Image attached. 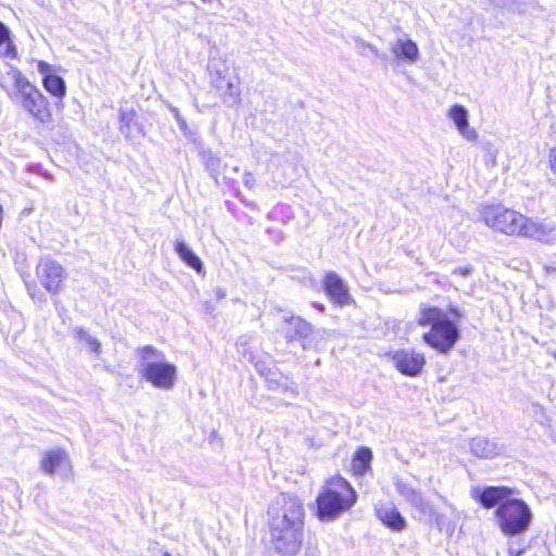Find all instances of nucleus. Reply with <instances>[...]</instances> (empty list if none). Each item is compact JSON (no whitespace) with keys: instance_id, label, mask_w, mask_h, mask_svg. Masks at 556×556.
<instances>
[{"instance_id":"nucleus-1","label":"nucleus","mask_w":556,"mask_h":556,"mask_svg":"<svg viewBox=\"0 0 556 556\" xmlns=\"http://www.w3.org/2000/svg\"><path fill=\"white\" fill-rule=\"evenodd\" d=\"M357 494L342 477H332L323 485L317 496V516L323 521H330L350 509L356 502Z\"/></svg>"},{"instance_id":"nucleus-2","label":"nucleus","mask_w":556,"mask_h":556,"mask_svg":"<svg viewBox=\"0 0 556 556\" xmlns=\"http://www.w3.org/2000/svg\"><path fill=\"white\" fill-rule=\"evenodd\" d=\"M420 326H431V330L424 334V340L441 353L451 351L459 337V332L446 313L437 307H426L421 311L418 320Z\"/></svg>"},{"instance_id":"nucleus-3","label":"nucleus","mask_w":556,"mask_h":556,"mask_svg":"<svg viewBox=\"0 0 556 556\" xmlns=\"http://www.w3.org/2000/svg\"><path fill=\"white\" fill-rule=\"evenodd\" d=\"M138 353L141 359L140 376L155 388L172 389L176 381V366L166 363L164 354L151 345L139 349Z\"/></svg>"},{"instance_id":"nucleus-4","label":"nucleus","mask_w":556,"mask_h":556,"mask_svg":"<svg viewBox=\"0 0 556 556\" xmlns=\"http://www.w3.org/2000/svg\"><path fill=\"white\" fill-rule=\"evenodd\" d=\"M8 74L14 81L23 109L36 121L42 124L49 123L52 119V113L41 91L31 85L20 70L11 67Z\"/></svg>"},{"instance_id":"nucleus-5","label":"nucleus","mask_w":556,"mask_h":556,"mask_svg":"<svg viewBox=\"0 0 556 556\" xmlns=\"http://www.w3.org/2000/svg\"><path fill=\"white\" fill-rule=\"evenodd\" d=\"M211 84L224 104L236 106L241 102V80L236 67L226 61H215L210 65Z\"/></svg>"},{"instance_id":"nucleus-6","label":"nucleus","mask_w":556,"mask_h":556,"mask_svg":"<svg viewBox=\"0 0 556 556\" xmlns=\"http://www.w3.org/2000/svg\"><path fill=\"white\" fill-rule=\"evenodd\" d=\"M495 515L501 530L508 535L526 532L532 520L529 506L523 501L514 497L497 507Z\"/></svg>"},{"instance_id":"nucleus-7","label":"nucleus","mask_w":556,"mask_h":556,"mask_svg":"<svg viewBox=\"0 0 556 556\" xmlns=\"http://www.w3.org/2000/svg\"><path fill=\"white\" fill-rule=\"evenodd\" d=\"M484 224L495 231L521 237L527 216L500 205L485 206L481 210Z\"/></svg>"},{"instance_id":"nucleus-8","label":"nucleus","mask_w":556,"mask_h":556,"mask_svg":"<svg viewBox=\"0 0 556 556\" xmlns=\"http://www.w3.org/2000/svg\"><path fill=\"white\" fill-rule=\"evenodd\" d=\"M269 526L304 527L303 503L293 495L280 494L269 508Z\"/></svg>"},{"instance_id":"nucleus-9","label":"nucleus","mask_w":556,"mask_h":556,"mask_svg":"<svg viewBox=\"0 0 556 556\" xmlns=\"http://www.w3.org/2000/svg\"><path fill=\"white\" fill-rule=\"evenodd\" d=\"M273 548L280 556H296L303 544L304 527L269 526Z\"/></svg>"},{"instance_id":"nucleus-10","label":"nucleus","mask_w":556,"mask_h":556,"mask_svg":"<svg viewBox=\"0 0 556 556\" xmlns=\"http://www.w3.org/2000/svg\"><path fill=\"white\" fill-rule=\"evenodd\" d=\"M40 285L51 294L59 293L66 278L65 269L51 258H41L36 268Z\"/></svg>"},{"instance_id":"nucleus-11","label":"nucleus","mask_w":556,"mask_h":556,"mask_svg":"<svg viewBox=\"0 0 556 556\" xmlns=\"http://www.w3.org/2000/svg\"><path fill=\"white\" fill-rule=\"evenodd\" d=\"M394 367L403 375L417 376L425 365V356L412 350H397L389 353Z\"/></svg>"},{"instance_id":"nucleus-12","label":"nucleus","mask_w":556,"mask_h":556,"mask_svg":"<svg viewBox=\"0 0 556 556\" xmlns=\"http://www.w3.org/2000/svg\"><path fill=\"white\" fill-rule=\"evenodd\" d=\"M41 469L48 475L58 473L63 479H68L72 476L68 455L61 450L46 452L41 459Z\"/></svg>"},{"instance_id":"nucleus-13","label":"nucleus","mask_w":556,"mask_h":556,"mask_svg":"<svg viewBox=\"0 0 556 556\" xmlns=\"http://www.w3.org/2000/svg\"><path fill=\"white\" fill-rule=\"evenodd\" d=\"M521 237L540 242H554L556 241V225L551 222L527 217Z\"/></svg>"},{"instance_id":"nucleus-14","label":"nucleus","mask_w":556,"mask_h":556,"mask_svg":"<svg viewBox=\"0 0 556 556\" xmlns=\"http://www.w3.org/2000/svg\"><path fill=\"white\" fill-rule=\"evenodd\" d=\"M447 117L455 125L458 134L466 140L476 142L478 140L477 131L469 125V112L460 105L454 104L447 111Z\"/></svg>"},{"instance_id":"nucleus-15","label":"nucleus","mask_w":556,"mask_h":556,"mask_svg":"<svg viewBox=\"0 0 556 556\" xmlns=\"http://www.w3.org/2000/svg\"><path fill=\"white\" fill-rule=\"evenodd\" d=\"M393 56L401 62L415 64L420 58V51L417 43L407 35L399 37L391 46Z\"/></svg>"},{"instance_id":"nucleus-16","label":"nucleus","mask_w":556,"mask_h":556,"mask_svg":"<svg viewBox=\"0 0 556 556\" xmlns=\"http://www.w3.org/2000/svg\"><path fill=\"white\" fill-rule=\"evenodd\" d=\"M327 295L337 305L343 306L350 303L351 296L348 287L336 273H328L324 279Z\"/></svg>"},{"instance_id":"nucleus-17","label":"nucleus","mask_w":556,"mask_h":556,"mask_svg":"<svg viewBox=\"0 0 556 556\" xmlns=\"http://www.w3.org/2000/svg\"><path fill=\"white\" fill-rule=\"evenodd\" d=\"M470 451L480 458H493L503 452L502 445L484 437H476L470 441Z\"/></svg>"},{"instance_id":"nucleus-18","label":"nucleus","mask_w":556,"mask_h":556,"mask_svg":"<svg viewBox=\"0 0 556 556\" xmlns=\"http://www.w3.org/2000/svg\"><path fill=\"white\" fill-rule=\"evenodd\" d=\"M514 491L506 486H488L480 494V502L485 508L498 507L506 501H510Z\"/></svg>"},{"instance_id":"nucleus-19","label":"nucleus","mask_w":556,"mask_h":556,"mask_svg":"<svg viewBox=\"0 0 556 556\" xmlns=\"http://www.w3.org/2000/svg\"><path fill=\"white\" fill-rule=\"evenodd\" d=\"M286 327L283 329L286 338L291 341L295 339H306L313 332V327L309 323L301 317H290L285 320Z\"/></svg>"},{"instance_id":"nucleus-20","label":"nucleus","mask_w":556,"mask_h":556,"mask_svg":"<svg viewBox=\"0 0 556 556\" xmlns=\"http://www.w3.org/2000/svg\"><path fill=\"white\" fill-rule=\"evenodd\" d=\"M377 516L383 525L393 531H402L406 526L405 519L392 504L378 506Z\"/></svg>"},{"instance_id":"nucleus-21","label":"nucleus","mask_w":556,"mask_h":556,"mask_svg":"<svg viewBox=\"0 0 556 556\" xmlns=\"http://www.w3.org/2000/svg\"><path fill=\"white\" fill-rule=\"evenodd\" d=\"M175 251L189 267L193 268L198 274L203 271V263L200 257L193 253V251L185 244L184 241H177Z\"/></svg>"},{"instance_id":"nucleus-22","label":"nucleus","mask_w":556,"mask_h":556,"mask_svg":"<svg viewBox=\"0 0 556 556\" xmlns=\"http://www.w3.org/2000/svg\"><path fill=\"white\" fill-rule=\"evenodd\" d=\"M74 338L78 341L84 343L91 353L99 356L101 354V343L100 341L94 338L91 333H89L86 329L83 327H75L73 329Z\"/></svg>"},{"instance_id":"nucleus-23","label":"nucleus","mask_w":556,"mask_h":556,"mask_svg":"<svg viewBox=\"0 0 556 556\" xmlns=\"http://www.w3.org/2000/svg\"><path fill=\"white\" fill-rule=\"evenodd\" d=\"M396 490L397 492L407 501L409 502L414 507H417L419 509L425 508V502L422 500L421 494L412 488L409 484L396 481Z\"/></svg>"},{"instance_id":"nucleus-24","label":"nucleus","mask_w":556,"mask_h":556,"mask_svg":"<svg viewBox=\"0 0 556 556\" xmlns=\"http://www.w3.org/2000/svg\"><path fill=\"white\" fill-rule=\"evenodd\" d=\"M42 84L45 89L56 98H63L66 93L65 81L58 75L43 77Z\"/></svg>"},{"instance_id":"nucleus-25","label":"nucleus","mask_w":556,"mask_h":556,"mask_svg":"<svg viewBox=\"0 0 556 556\" xmlns=\"http://www.w3.org/2000/svg\"><path fill=\"white\" fill-rule=\"evenodd\" d=\"M372 453L369 448H359L352 462V468L354 473L363 475L369 468Z\"/></svg>"},{"instance_id":"nucleus-26","label":"nucleus","mask_w":556,"mask_h":556,"mask_svg":"<svg viewBox=\"0 0 556 556\" xmlns=\"http://www.w3.org/2000/svg\"><path fill=\"white\" fill-rule=\"evenodd\" d=\"M0 54L10 59L16 56V49L10 39L9 29L0 22Z\"/></svg>"},{"instance_id":"nucleus-27","label":"nucleus","mask_w":556,"mask_h":556,"mask_svg":"<svg viewBox=\"0 0 556 556\" xmlns=\"http://www.w3.org/2000/svg\"><path fill=\"white\" fill-rule=\"evenodd\" d=\"M202 159L205 165V168L210 172L211 176L217 177L219 174L220 160L216 155H214L211 151H204L202 153Z\"/></svg>"},{"instance_id":"nucleus-28","label":"nucleus","mask_w":556,"mask_h":556,"mask_svg":"<svg viewBox=\"0 0 556 556\" xmlns=\"http://www.w3.org/2000/svg\"><path fill=\"white\" fill-rule=\"evenodd\" d=\"M494 5L498 8L509 9L514 11H522L518 0H490Z\"/></svg>"},{"instance_id":"nucleus-29","label":"nucleus","mask_w":556,"mask_h":556,"mask_svg":"<svg viewBox=\"0 0 556 556\" xmlns=\"http://www.w3.org/2000/svg\"><path fill=\"white\" fill-rule=\"evenodd\" d=\"M36 62V67H37V71L43 75V77H48V76H52L54 75L52 73V66L45 62V61H35Z\"/></svg>"},{"instance_id":"nucleus-30","label":"nucleus","mask_w":556,"mask_h":556,"mask_svg":"<svg viewBox=\"0 0 556 556\" xmlns=\"http://www.w3.org/2000/svg\"><path fill=\"white\" fill-rule=\"evenodd\" d=\"M548 165H549L551 172L556 177V147L552 148L548 151Z\"/></svg>"},{"instance_id":"nucleus-31","label":"nucleus","mask_w":556,"mask_h":556,"mask_svg":"<svg viewBox=\"0 0 556 556\" xmlns=\"http://www.w3.org/2000/svg\"><path fill=\"white\" fill-rule=\"evenodd\" d=\"M173 112H174V116H175L180 129L185 130L187 128L186 121L180 116V113L177 109H174Z\"/></svg>"},{"instance_id":"nucleus-32","label":"nucleus","mask_w":556,"mask_h":556,"mask_svg":"<svg viewBox=\"0 0 556 556\" xmlns=\"http://www.w3.org/2000/svg\"><path fill=\"white\" fill-rule=\"evenodd\" d=\"M471 270H472L471 267H459V268H455L453 270V273L466 277L471 274Z\"/></svg>"},{"instance_id":"nucleus-33","label":"nucleus","mask_w":556,"mask_h":556,"mask_svg":"<svg viewBox=\"0 0 556 556\" xmlns=\"http://www.w3.org/2000/svg\"><path fill=\"white\" fill-rule=\"evenodd\" d=\"M364 49L368 50L376 58L380 56L379 50L370 43H364Z\"/></svg>"},{"instance_id":"nucleus-34","label":"nucleus","mask_w":556,"mask_h":556,"mask_svg":"<svg viewBox=\"0 0 556 556\" xmlns=\"http://www.w3.org/2000/svg\"><path fill=\"white\" fill-rule=\"evenodd\" d=\"M119 114H121V122H122L123 124L125 123V124L127 125V124H128V122H129V119H130V117H128V116H127V114H126V112H124V111H121V113H119Z\"/></svg>"},{"instance_id":"nucleus-35","label":"nucleus","mask_w":556,"mask_h":556,"mask_svg":"<svg viewBox=\"0 0 556 556\" xmlns=\"http://www.w3.org/2000/svg\"><path fill=\"white\" fill-rule=\"evenodd\" d=\"M286 390H289L293 395L298 394L296 386L291 383L290 386H286Z\"/></svg>"},{"instance_id":"nucleus-36","label":"nucleus","mask_w":556,"mask_h":556,"mask_svg":"<svg viewBox=\"0 0 556 556\" xmlns=\"http://www.w3.org/2000/svg\"><path fill=\"white\" fill-rule=\"evenodd\" d=\"M314 306H315L318 311H320V312H324V311H325V307H324V305H323V304H317V303H315V304H314Z\"/></svg>"},{"instance_id":"nucleus-37","label":"nucleus","mask_w":556,"mask_h":556,"mask_svg":"<svg viewBox=\"0 0 556 556\" xmlns=\"http://www.w3.org/2000/svg\"><path fill=\"white\" fill-rule=\"evenodd\" d=\"M217 295L218 298H224L225 296V292L222 291L220 289L217 290Z\"/></svg>"},{"instance_id":"nucleus-38","label":"nucleus","mask_w":556,"mask_h":556,"mask_svg":"<svg viewBox=\"0 0 556 556\" xmlns=\"http://www.w3.org/2000/svg\"><path fill=\"white\" fill-rule=\"evenodd\" d=\"M214 0H202L204 3H212Z\"/></svg>"},{"instance_id":"nucleus-39","label":"nucleus","mask_w":556,"mask_h":556,"mask_svg":"<svg viewBox=\"0 0 556 556\" xmlns=\"http://www.w3.org/2000/svg\"><path fill=\"white\" fill-rule=\"evenodd\" d=\"M545 269H546V271H553V270H555L554 268H549V267H546Z\"/></svg>"},{"instance_id":"nucleus-40","label":"nucleus","mask_w":556,"mask_h":556,"mask_svg":"<svg viewBox=\"0 0 556 556\" xmlns=\"http://www.w3.org/2000/svg\"><path fill=\"white\" fill-rule=\"evenodd\" d=\"M163 556H172L169 553H164Z\"/></svg>"}]
</instances>
